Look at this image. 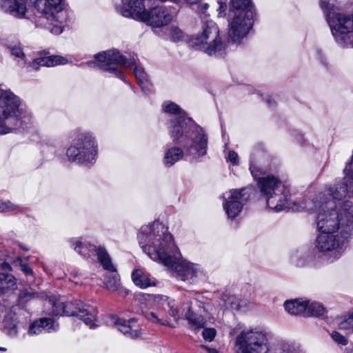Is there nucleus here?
I'll use <instances>...</instances> for the list:
<instances>
[{"mask_svg": "<svg viewBox=\"0 0 353 353\" xmlns=\"http://www.w3.org/2000/svg\"><path fill=\"white\" fill-rule=\"evenodd\" d=\"M143 251L154 261L174 270L183 281L205 277L200 265L183 259L168 228L159 221L143 225L137 236Z\"/></svg>", "mask_w": 353, "mask_h": 353, "instance_id": "1", "label": "nucleus"}, {"mask_svg": "<svg viewBox=\"0 0 353 353\" xmlns=\"http://www.w3.org/2000/svg\"><path fill=\"white\" fill-rule=\"evenodd\" d=\"M332 199L326 197L325 193H321L314 199L317 210L316 223L319 232L352 234L353 230L352 203L349 201H341L353 195V188L348 184L337 185L327 190V194Z\"/></svg>", "mask_w": 353, "mask_h": 353, "instance_id": "2", "label": "nucleus"}, {"mask_svg": "<svg viewBox=\"0 0 353 353\" xmlns=\"http://www.w3.org/2000/svg\"><path fill=\"white\" fill-rule=\"evenodd\" d=\"M172 141L183 145L185 154L193 158L206 154L208 139L203 128L194 125L191 121L180 116L172 121L169 129Z\"/></svg>", "mask_w": 353, "mask_h": 353, "instance_id": "3", "label": "nucleus"}, {"mask_svg": "<svg viewBox=\"0 0 353 353\" xmlns=\"http://www.w3.org/2000/svg\"><path fill=\"white\" fill-rule=\"evenodd\" d=\"M62 0H36L34 6L41 16L38 24L52 34H61L68 27L70 12L63 8Z\"/></svg>", "mask_w": 353, "mask_h": 353, "instance_id": "4", "label": "nucleus"}, {"mask_svg": "<svg viewBox=\"0 0 353 353\" xmlns=\"http://www.w3.org/2000/svg\"><path fill=\"white\" fill-rule=\"evenodd\" d=\"M342 0L321 1V8L325 14L327 21L336 41L342 46L351 45L350 34L353 32V14L336 12Z\"/></svg>", "mask_w": 353, "mask_h": 353, "instance_id": "5", "label": "nucleus"}, {"mask_svg": "<svg viewBox=\"0 0 353 353\" xmlns=\"http://www.w3.org/2000/svg\"><path fill=\"white\" fill-rule=\"evenodd\" d=\"M276 343L271 345L269 334L262 327H244L236 336L234 342L235 353H274Z\"/></svg>", "mask_w": 353, "mask_h": 353, "instance_id": "6", "label": "nucleus"}, {"mask_svg": "<svg viewBox=\"0 0 353 353\" xmlns=\"http://www.w3.org/2000/svg\"><path fill=\"white\" fill-rule=\"evenodd\" d=\"M121 12L123 16L146 23L152 27L160 28L170 23L172 15L163 6H156L146 11L143 0H122Z\"/></svg>", "mask_w": 353, "mask_h": 353, "instance_id": "7", "label": "nucleus"}, {"mask_svg": "<svg viewBox=\"0 0 353 353\" xmlns=\"http://www.w3.org/2000/svg\"><path fill=\"white\" fill-rule=\"evenodd\" d=\"M253 8L248 0H232L229 10L228 39L239 43L248 34L253 23Z\"/></svg>", "mask_w": 353, "mask_h": 353, "instance_id": "8", "label": "nucleus"}, {"mask_svg": "<svg viewBox=\"0 0 353 353\" xmlns=\"http://www.w3.org/2000/svg\"><path fill=\"white\" fill-rule=\"evenodd\" d=\"M25 108L22 99L10 90H0V134L13 132L20 125Z\"/></svg>", "mask_w": 353, "mask_h": 353, "instance_id": "9", "label": "nucleus"}, {"mask_svg": "<svg viewBox=\"0 0 353 353\" xmlns=\"http://www.w3.org/2000/svg\"><path fill=\"white\" fill-rule=\"evenodd\" d=\"M190 42L209 55H221L225 50V45L219 37V29L212 20L202 22L199 32L192 36Z\"/></svg>", "mask_w": 353, "mask_h": 353, "instance_id": "10", "label": "nucleus"}, {"mask_svg": "<svg viewBox=\"0 0 353 353\" xmlns=\"http://www.w3.org/2000/svg\"><path fill=\"white\" fill-rule=\"evenodd\" d=\"M258 186L261 192L266 196L269 208L279 212L291 207L288 191L276 176L259 178Z\"/></svg>", "mask_w": 353, "mask_h": 353, "instance_id": "11", "label": "nucleus"}, {"mask_svg": "<svg viewBox=\"0 0 353 353\" xmlns=\"http://www.w3.org/2000/svg\"><path fill=\"white\" fill-rule=\"evenodd\" d=\"M351 234L319 232L315 242V248L323 253L327 263L338 260L348 246Z\"/></svg>", "mask_w": 353, "mask_h": 353, "instance_id": "12", "label": "nucleus"}, {"mask_svg": "<svg viewBox=\"0 0 353 353\" xmlns=\"http://www.w3.org/2000/svg\"><path fill=\"white\" fill-rule=\"evenodd\" d=\"M52 313L54 315L77 316L90 328L97 326V310L80 301L65 303L57 300L53 303Z\"/></svg>", "mask_w": 353, "mask_h": 353, "instance_id": "13", "label": "nucleus"}, {"mask_svg": "<svg viewBox=\"0 0 353 353\" xmlns=\"http://www.w3.org/2000/svg\"><path fill=\"white\" fill-rule=\"evenodd\" d=\"M97 154V145L94 137L89 133L78 134L66 151L69 161L79 163L90 162Z\"/></svg>", "mask_w": 353, "mask_h": 353, "instance_id": "14", "label": "nucleus"}, {"mask_svg": "<svg viewBox=\"0 0 353 353\" xmlns=\"http://www.w3.org/2000/svg\"><path fill=\"white\" fill-rule=\"evenodd\" d=\"M251 192L252 189L246 188L231 190L224 194L225 201L223 206L229 218L234 219L240 214Z\"/></svg>", "mask_w": 353, "mask_h": 353, "instance_id": "15", "label": "nucleus"}, {"mask_svg": "<svg viewBox=\"0 0 353 353\" xmlns=\"http://www.w3.org/2000/svg\"><path fill=\"white\" fill-rule=\"evenodd\" d=\"M97 62L89 61L87 65L90 67H99L107 71H114L119 65H126L127 61L116 50L102 52L95 55Z\"/></svg>", "mask_w": 353, "mask_h": 353, "instance_id": "16", "label": "nucleus"}, {"mask_svg": "<svg viewBox=\"0 0 353 353\" xmlns=\"http://www.w3.org/2000/svg\"><path fill=\"white\" fill-rule=\"evenodd\" d=\"M0 10L19 19H23L28 12V0H0Z\"/></svg>", "mask_w": 353, "mask_h": 353, "instance_id": "17", "label": "nucleus"}, {"mask_svg": "<svg viewBox=\"0 0 353 353\" xmlns=\"http://www.w3.org/2000/svg\"><path fill=\"white\" fill-rule=\"evenodd\" d=\"M111 321L121 332L128 338L137 339L141 334V330L134 319L126 321L112 316Z\"/></svg>", "mask_w": 353, "mask_h": 353, "instance_id": "18", "label": "nucleus"}, {"mask_svg": "<svg viewBox=\"0 0 353 353\" xmlns=\"http://www.w3.org/2000/svg\"><path fill=\"white\" fill-rule=\"evenodd\" d=\"M67 62L66 58L59 55L41 56L34 59L28 67L30 68V70H37L40 66L54 67L64 65Z\"/></svg>", "mask_w": 353, "mask_h": 353, "instance_id": "19", "label": "nucleus"}, {"mask_svg": "<svg viewBox=\"0 0 353 353\" xmlns=\"http://www.w3.org/2000/svg\"><path fill=\"white\" fill-rule=\"evenodd\" d=\"M7 270H10L8 263H3L0 265V296L13 289L16 285L15 278Z\"/></svg>", "mask_w": 353, "mask_h": 353, "instance_id": "20", "label": "nucleus"}, {"mask_svg": "<svg viewBox=\"0 0 353 353\" xmlns=\"http://www.w3.org/2000/svg\"><path fill=\"white\" fill-rule=\"evenodd\" d=\"M307 300L304 299H294L287 300L284 303L285 311L292 315L305 314L307 311Z\"/></svg>", "mask_w": 353, "mask_h": 353, "instance_id": "21", "label": "nucleus"}, {"mask_svg": "<svg viewBox=\"0 0 353 353\" xmlns=\"http://www.w3.org/2000/svg\"><path fill=\"white\" fill-rule=\"evenodd\" d=\"M132 279L133 283L141 288H146L156 285L155 279L141 269H135L132 272Z\"/></svg>", "mask_w": 353, "mask_h": 353, "instance_id": "22", "label": "nucleus"}, {"mask_svg": "<svg viewBox=\"0 0 353 353\" xmlns=\"http://www.w3.org/2000/svg\"><path fill=\"white\" fill-rule=\"evenodd\" d=\"M55 329L54 322L50 318H42L35 321L28 330V333L31 335L39 334L42 331L50 332Z\"/></svg>", "mask_w": 353, "mask_h": 353, "instance_id": "23", "label": "nucleus"}, {"mask_svg": "<svg viewBox=\"0 0 353 353\" xmlns=\"http://www.w3.org/2000/svg\"><path fill=\"white\" fill-rule=\"evenodd\" d=\"M185 316L188 321L190 328L194 331H198L203 328L206 323L204 316L192 311L190 306H188V311Z\"/></svg>", "mask_w": 353, "mask_h": 353, "instance_id": "24", "label": "nucleus"}, {"mask_svg": "<svg viewBox=\"0 0 353 353\" xmlns=\"http://www.w3.org/2000/svg\"><path fill=\"white\" fill-rule=\"evenodd\" d=\"M185 152L179 147L173 146L168 149L163 157V163L167 167H171L175 163L181 160Z\"/></svg>", "mask_w": 353, "mask_h": 353, "instance_id": "25", "label": "nucleus"}, {"mask_svg": "<svg viewBox=\"0 0 353 353\" xmlns=\"http://www.w3.org/2000/svg\"><path fill=\"white\" fill-rule=\"evenodd\" d=\"M274 353H304L299 345L292 341H278Z\"/></svg>", "mask_w": 353, "mask_h": 353, "instance_id": "26", "label": "nucleus"}, {"mask_svg": "<svg viewBox=\"0 0 353 353\" xmlns=\"http://www.w3.org/2000/svg\"><path fill=\"white\" fill-rule=\"evenodd\" d=\"M96 252L98 260L103 268L108 271L114 272L115 268L106 250L102 247H99L97 248Z\"/></svg>", "mask_w": 353, "mask_h": 353, "instance_id": "27", "label": "nucleus"}, {"mask_svg": "<svg viewBox=\"0 0 353 353\" xmlns=\"http://www.w3.org/2000/svg\"><path fill=\"white\" fill-rule=\"evenodd\" d=\"M74 249L81 256L90 257L94 251L96 252L97 248L90 243H82L77 241L74 244Z\"/></svg>", "mask_w": 353, "mask_h": 353, "instance_id": "28", "label": "nucleus"}, {"mask_svg": "<svg viewBox=\"0 0 353 353\" xmlns=\"http://www.w3.org/2000/svg\"><path fill=\"white\" fill-rule=\"evenodd\" d=\"M157 298L162 301V305L164 309H165L166 307L169 308L168 312L170 315L174 319L177 320L179 318L180 314L175 301L174 300L169 299L167 297L161 296Z\"/></svg>", "mask_w": 353, "mask_h": 353, "instance_id": "29", "label": "nucleus"}, {"mask_svg": "<svg viewBox=\"0 0 353 353\" xmlns=\"http://www.w3.org/2000/svg\"><path fill=\"white\" fill-rule=\"evenodd\" d=\"M325 312L323 305L317 302H310L307 300V311L305 314L312 316H321Z\"/></svg>", "mask_w": 353, "mask_h": 353, "instance_id": "30", "label": "nucleus"}, {"mask_svg": "<svg viewBox=\"0 0 353 353\" xmlns=\"http://www.w3.org/2000/svg\"><path fill=\"white\" fill-rule=\"evenodd\" d=\"M127 65L125 67L134 68V73L137 78V80L139 83H143L146 80V74L142 68L137 66L134 60L127 61Z\"/></svg>", "mask_w": 353, "mask_h": 353, "instance_id": "31", "label": "nucleus"}, {"mask_svg": "<svg viewBox=\"0 0 353 353\" xmlns=\"http://www.w3.org/2000/svg\"><path fill=\"white\" fill-rule=\"evenodd\" d=\"M196 303L199 307L201 310L202 309L203 312L207 314L213 316L215 314L216 308H214L211 302L206 301L202 298V299H197Z\"/></svg>", "mask_w": 353, "mask_h": 353, "instance_id": "32", "label": "nucleus"}, {"mask_svg": "<svg viewBox=\"0 0 353 353\" xmlns=\"http://www.w3.org/2000/svg\"><path fill=\"white\" fill-rule=\"evenodd\" d=\"M169 37L171 41L177 42L183 40L184 34L181 30L175 26H172L169 29Z\"/></svg>", "mask_w": 353, "mask_h": 353, "instance_id": "33", "label": "nucleus"}, {"mask_svg": "<svg viewBox=\"0 0 353 353\" xmlns=\"http://www.w3.org/2000/svg\"><path fill=\"white\" fill-rule=\"evenodd\" d=\"M339 328L347 333L353 332V316L351 313L339 323Z\"/></svg>", "mask_w": 353, "mask_h": 353, "instance_id": "34", "label": "nucleus"}, {"mask_svg": "<svg viewBox=\"0 0 353 353\" xmlns=\"http://www.w3.org/2000/svg\"><path fill=\"white\" fill-rule=\"evenodd\" d=\"M163 110L164 112L174 114H181V110L178 105L172 101H165L162 105Z\"/></svg>", "mask_w": 353, "mask_h": 353, "instance_id": "35", "label": "nucleus"}, {"mask_svg": "<svg viewBox=\"0 0 353 353\" xmlns=\"http://www.w3.org/2000/svg\"><path fill=\"white\" fill-rule=\"evenodd\" d=\"M225 307L232 310H239L240 305L239 299L235 296H225Z\"/></svg>", "mask_w": 353, "mask_h": 353, "instance_id": "36", "label": "nucleus"}, {"mask_svg": "<svg viewBox=\"0 0 353 353\" xmlns=\"http://www.w3.org/2000/svg\"><path fill=\"white\" fill-rule=\"evenodd\" d=\"M19 208V205L11 203L9 201L0 200V212H6L15 210Z\"/></svg>", "mask_w": 353, "mask_h": 353, "instance_id": "37", "label": "nucleus"}, {"mask_svg": "<svg viewBox=\"0 0 353 353\" xmlns=\"http://www.w3.org/2000/svg\"><path fill=\"white\" fill-rule=\"evenodd\" d=\"M11 54L14 57L21 59L22 61V63L21 65L22 67H25L26 64V61L25 60V54L23 53L22 49L19 46H14L11 48Z\"/></svg>", "mask_w": 353, "mask_h": 353, "instance_id": "38", "label": "nucleus"}, {"mask_svg": "<svg viewBox=\"0 0 353 353\" xmlns=\"http://www.w3.org/2000/svg\"><path fill=\"white\" fill-rule=\"evenodd\" d=\"M146 318L151 322L162 325H169V323L166 319L159 318L157 314L152 312L146 314Z\"/></svg>", "mask_w": 353, "mask_h": 353, "instance_id": "39", "label": "nucleus"}, {"mask_svg": "<svg viewBox=\"0 0 353 353\" xmlns=\"http://www.w3.org/2000/svg\"><path fill=\"white\" fill-rule=\"evenodd\" d=\"M105 287L108 290L110 291H116L119 289V281L115 278H110L105 281Z\"/></svg>", "mask_w": 353, "mask_h": 353, "instance_id": "40", "label": "nucleus"}, {"mask_svg": "<svg viewBox=\"0 0 353 353\" xmlns=\"http://www.w3.org/2000/svg\"><path fill=\"white\" fill-rule=\"evenodd\" d=\"M216 334V331L214 328H205L203 330L202 336L204 340L208 341H212Z\"/></svg>", "mask_w": 353, "mask_h": 353, "instance_id": "41", "label": "nucleus"}, {"mask_svg": "<svg viewBox=\"0 0 353 353\" xmlns=\"http://www.w3.org/2000/svg\"><path fill=\"white\" fill-rule=\"evenodd\" d=\"M331 336L333 340L339 344L345 345L347 343L346 338L338 332H332Z\"/></svg>", "mask_w": 353, "mask_h": 353, "instance_id": "42", "label": "nucleus"}, {"mask_svg": "<svg viewBox=\"0 0 353 353\" xmlns=\"http://www.w3.org/2000/svg\"><path fill=\"white\" fill-rule=\"evenodd\" d=\"M228 161L234 165H236L239 163L238 154L234 151H230L228 154Z\"/></svg>", "mask_w": 353, "mask_h": 353, "instance_id": "43", "label": "nucleus"}, {"mask_svg": "<svg viewBox=\"0 0 353 353\" xmlns=\"http://www.w3.org/2000/svg\"><path fill=\"white\" fill-rule=\"evenodd\" d=\"M219 7L217 10L219 17H224L225 15V10L227 8L226 3L225 2L219 1Z\"/></svg>", "mask_w": 353, "mask_h": 353, "instance_id": "44", "label": "nucleus"}, {"mask_svg": "<svg viewBox=\"0 0 353 353\" xmlns=\"http://www.w3.org/2000/svg\"><path fill=\"white\" fill-rule=\"evenodd\" d=\"M21 270L26 274V275H32V269L28 267L27 265H21Z\"/></svg>", "mask_w": 353, "mask_h": 353, "instance_id": "45", "label": "nucleus"}, {"mask_svg": "<svg viewBox=\"0 0 353 353\" xmlns=\"http://www.w3.org/2000/svg\"><path fill=\"white\" fill-rule=\"evenodd\" d=\"M201 347L205 350L208 353H218L217 350L214 348H210L205 345H201Z\"/></svg>", "mask_w": 353, "mask_h": 353, "instance_id": "46", "label": "nucleus"}, {"mask_svg": "<svg viewBox=\"0 0 353 353\" xmlns=\"http://www.w3.org/2000/svg\"><path fill=\"white\" fill-rule=\"evenodd\" d=\"M199 6L201 8V10L204 12L205 10L208 9V3H201V4H199Z\"/></svg>", "mask_w": 353, "mask_h": 353, "instance_id": "47", "label": "nucleus"}, {"mask_svg": "<svg viewBox=\"0 0 353 353\" xmlns=\"http://www.w3.org/2000/svg\"><path fill=\"white\" fill-rule=\"evenodd\" d=\"M186 1L190 4H196V3H199L201 0H186Z\"/></svg>", "mask_w": 353, "mask_h": 353, "instance_id": "48", "label": "nucleus"}, {"mask_svg": "<svg viewBox=\"0 0 353 353\" xmlns=\"http://www.w3.org/2000/svg\"><path fill=\"white\" fill-rule=\"evenodd\" d=\"M250 170L251 171V173L253 175V176L256 177V175L254 174V166L253 165H250Z\"/></svg>", "mask_w": 353, "mask_h": 353, "instance_id": "49", "label": "nucleus"}, {"mask_svg": "<svg viewBox=\"0 0 353 353\" xmlns=\"http://www.w3.org/2000/svg\"><path fill=\"white\" fill-rule=\"evenodd\" d=\"M19 62H21V63H19V64L21 66H22V65H21V63H22V61H21V59H20V60H19Z\"/></svg>", "mask_w": 353, "mask_h": 353, "instance_id": "50", "label": "nucleus"}, {"mask_svg": "<svg viewBox=\"0 0 353 353\" xmlns=\"http://www.w3.org/2000/svg\"><path fill=\"white\" fill-rule=\"evenodd\" d=\"M0 350H3L4 351V350H6V349L3 348V347H0Z\"/></svg>", "mask_w": 353, "mask_h": 353, "instance_id": "51", "label": "nucleus"}, {"mask_svg": "<svg viewBox=\"0 0 353 353\" xmlns=\"http://www.w3.org/2000/svg\"><path fill=\"white\" fill-rule=\"evenodd\" d=\"M347 353H353V351L351 350V351L348 352Z\"/></svg>", "mask_w": 353, "mask_h": 353, "instance_id": "52", "label": "nucleus"}]
</instances>
